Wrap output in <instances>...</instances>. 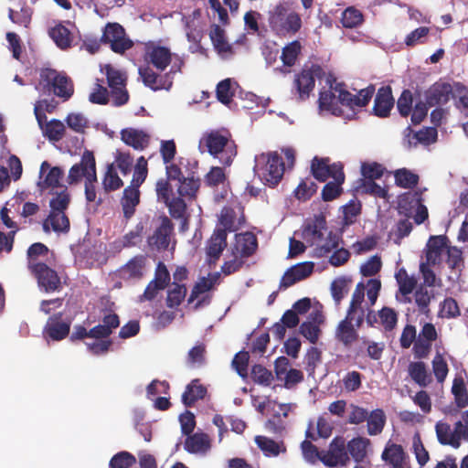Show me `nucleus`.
<instances>
[{
	"label": "nucleus",
	"mask_w": 468,
	"mask_h": 468,
	"mask_svg": "<svg viewBox=\"0 0 468 468\" xmlns=\"http://www.w3.org/2000/svg\"><path fill=\"white\" fill-rule=\"evenodd\" d=\"M253 170L264 185L274 187L282 179L285 165L282 156L276 152L262 153L256 155Z\"/></svg>",
	"instance_id": "2"
},
{
	"label": "nucleus",
	"mask_w": 468,
	"mask_h": 468,
	"mask_svg": "<svg viewBox=\"0 0 468 468\" xmlns=\"http://www.w3.org/2000/svg\"><path fill=\"white\" fill-rule=\"evenodd\" d=\"M207 346L203 342H197L187 353L186 361L188 367H197L206 363Z\"/></svg>",
	"instance_id": "39"
},
{
	"label": "nucleus",
	"mask_w": 468,
	"mask_h": 468,
	"mask_svg": "<svg viewBox=\"0 0 468 468\" xmlns=\"http://www.w3.org/2000/svg\"><path fill=\"white\" fill-rule=\"evenodd\" d=\"M438 441L442 445H451L456 448L457 440H453L451 426L448 423L438 422L435 426Z\"/></svg>",
	"instance_id": "55"
},
{
	"label": "nucleus",
	"mask_w": 468,
	"mask_h": 468,
	"mask_svg": "<svg viewBox=\"0 0 468 468\" xmlns=\"http://www.w3.org/2000/svg\"><path fill=\"white\" fill-rule=\"evenodd\" d=\"M257 249L258 239L255 234L250 231L236 234L232 249L233 255H239L241 259L249 258L256 252Z\"/></svg>",
	"instance_id": "18"
},
{
	"label": "nucleus",
	"mask_w": 468,
	"mask_h": 468,
	"mask_svg": "<svg viewBox=\"0 0 468 468\" xmlns=\"http://www.w3.org/2000/svg\"><path fill=\"white\" fill-rule=\"evenodd\" d=\"M330 159L328 157H318L314 156L311 162V173L313 176L319 182H325L329 177H335L338 169L333 168L335 165H338L341 171H344V166L340 162L329 164Z\"/></svg>",
	"instance_id": "17"
},
{
	"label": "nucleus",
	"mask_w": 468,
	"mask_h": 468,
	"mask_svg": "<svg viewBox=\"0 0 468 468\" xmlns=\"http://www.w3.org/2000/svg\"><path fill=\"white\" fill-rule=\"evenodd\" d=\"M165 204L168 207L169 213L172 218L179 219L185 216L186 210V204L184 200V197L178 196L177 197L171 198Z\"/></svg>",
	"instance_id": "63"
},
{
	"label": "nucleus",
	"mask_w": 468,
	"mask_h": 468,
	"mask_svg": "<svg viewBox=\"0 0 468 468\" xmlns=\"http://www.w3.org/2000/svg\"><path fill=\"white\" fill-rule=\"evenodd\" d=\"M177 193L181 197L192 199L196 197V195L200 187V178L192 173L188 176H184L180 181L176 183Z\"/></svg>",
	"instance_id": "31"
},
{
	"label": "nucleus",
	"mask_w": 468,
	"mask_h": 468,
	"mask_svg": "<svg viewBox=\"0 0 468 468\" xmlns=\"http://www.w3.org/2000/svg\"><path fill=\"white\" fill-rule=\"evenodd\" d=\"M441 316L447 319L460 316L461 311L457 301L452 297H447L441 303Z\"/></svg>",
	"instance_id": "59"
},
{
	"label": "nucleus",
	"mask_w": 468,
	"mask_h": 468,
	"mask_svg": "<svg viewBox=\"0 0 468 468\" xmlns=\"http://www.w3.org/2000/svg\"><path fill=\"white\" fill-rule=\"evenodd\" d=\"M235 218L236 214L235 211L231 208H224L221 211L218 225L215 230H225V233L228 235V232H233L236 230L235 227Z\"/></svg>",
	"instance_id": "51"
},
{
	"label": "nucleus",
	"mask_w": 468,
	"mask_h": 468,
	"mask_svg": "<svg viewBox=\"0 0 468 468\" xmlns=\"http://www.w3.org/2000/svg\"><path fill=\"white\" fill-rule=\"evenodd\" d=\"M105 74L108 85L111 89L125 86L126 79L124 75L120 70L114 69L112 65L105 66Z\"/></svg>",
	"instance_id": "60"
},
{
	"label": "nucleus",
	"mask_w": 468,
	"mask_h": 468,
	"mask_svg": "<svg viewBox=\"0 0 468 468\" xmlns=\"http://www.w3.org/2000/svg\"><path fill=\"white\" fill-rule=\"evenodd\" d=\"M255 442L263 452V453L268 457L277 456L280 454V452H284L286 451L283 442H277L274 440L265 436H256Z\"/></svg>",
	"instance_id": "35"
},
{
	"label": "nucleus",
	"mask_w": 468,
	"mask_h": 468,
	"mask_svg": "<svg viewBox=\"0 0 468 468\" xmlns=\"http://www.w3.org/2000/svg\"><path fill=\"white\" fill-rule=\"evenodd\" d=\"M251 378L254 382L264 386L271 385L273 379L271 371L268 370L261 365H254L252 367Z\"/></svg>",
	"instance_id": "64"
},
{
	"label": "nucleus",
	"mask_w": 468,
	"mask_h": 468,
	"mask_svg": "<svg viewBox=\"0 0 468 468\" xmlns=\"http://www.w3.org/2000/svg\"><path fill=\"white\" fill-rule=\"evenodd\" d=\"M381 459L390 468H410V457L404 448L390 441L387 442Z\"/></svg>",
	"instance_id": "12"
},
{
	"label": "nucleus",
	"mask_w": 468,
	"mask_h": 468,
	"mask_svg": "<svg viewBox=\"0 0 468 468\" xmlns=\"http://www.w3.org/2000/svg\"><path fill=\"white\" fill-rule=\"evenodd\" d=\"M66 127L64 123L58 119H52L45 123V128L42 130L43 134L48 138L49 141L58 142L65 134Z\"/></svg>",
	"instance_id": "44"
},
{
	"label": "nucleus",
	"mask_w": 468,
	"mask_h": 468,
	"mask_svg": "<svg viewBox=\"0 0 468 468\" xmlns=\"http://www.w3.org/2000/svg\"><path fill=\"white\" fill-rule=\"evenodd\" d=\"M452 93V87L450 83L437 81L425 91V99L428 105L432 107L447 103Z\"/></svg>",
	"instance_id": "22"
},
{
	"label": "nucleus",
	"mask_w": 468,
	"mask_h": 468,
	"mask_svg": "<svg viewBox=\"0 0 468 468\" xmlns=\"http://www.w3.org/2000/svg\"><path fill=\"white\" fill-rule=\"evenodd\" d=\"M349 460L346 440L341 436L335 437L328 449L322 450L320 457V461L327 467L346 466Z\"/></svg>",
	"instance_id": "8"
},
{
	"label": "nucleus",
	"mask_w": 468,
	"mask_h": 468,
	"mask_svg": "<svg viewBox=\"0 0 468 468\" xmlns=\"http://www.w3.org/2000/svg\"><path fill=\"white\" fill-rule=\"evenodd\" d=\"M102 186L106 192L118 190L123 186L122 180L117 174L114 163L107 165V169L102 179Z\"/></svg>",
	"instance_id": "41"
},
{
	"label": "nucleus",
	"mask_w": 468,
	"mask_h": 468,
	"mask_svg": "<svg viewBox=\"0 0 468 468\" xmlns=\"http://www.w3.org/2000/svg\"><path fill=\"white\" fill-rule=\"evenodd\" d=\"M370 444V441L364 437H356L349 441L346 446L347 452L356 463L364 462L367 457V449Z\"/></svg>",
	"instance_id": "33"
},
{
	"label": "nucleus",
	"mask_w": 468,
	"mask_h": 468,
	"mask_svg": "<svg viewBox=\"0 0 468 468\" xmlns=\"http://www.w3.org/2000/svg\"><path fill=\"white\" fill-rule=\"evenodd\" d=\"M210 440L207 434L197 432L186 436L184 448L189 453H206L210 449Z\"/></svg>",
	"instance_id": "26"
},
{
	"label": "nucleus",
	"mask_w": 468,
	"mask_h": 468,
	"mask_svg": "<svg viewBox=\"0 0 468 468\" xmlns=\"http://www.w3.org/2000/svg\"><path fill=\"white\" fill-rule=\"evenodd\" d=\"M171 59L170 49L165 47L152 45L146 48L144 60L160 71L167 68Z\"/></svg>",
	"instance_id": "20"
},
{
	"label": "nucleus",
	"mask_w": 468,
	"mask_h": 468,
	"mask_svg": "<svg viewBox=\"0 0 468 468\" xmlns=\"http://www.w3.org/2000/svg\"><path fill=\"white\" fill-rule=\"evenodd\" d=\"M333 168L338 169L335 176L333 177L334 181L326 183L322 189V198L326 202L337 198L343 192L342 185L345 182V173L338 165H335Z\"/></svg>",
	"instance_id": "27"
},
{
	"label": "nucleus",
	"mask_w": 468,
	"mask_h": 468,
	"mask_svg": "<svg viewBox=\"0 0 468 468\" xmlns=\"http://www.w3.org/2000/svg\"><path fill=\"white\" fill-rule=\"evenodd\" d=\"M413 94L410 90H403L397 101V109L402 117H408L413 107Z\"/></svg>",
	"instance_id": "58"
},
{
	"label": "nucleus",
	"mask_w": 468,
	"mask_h": 468,
	"mask_svg": "<svg viewBox=\"0 0 468 468\" xmlns=\"http://www.w3.org/2000/svg\"><path fill=\"white\" fill-rule=\"evenodd\" d=\"M227 237L225 230L214 229L212 235L207 239L206 244V254L209 264H215L219 260L223 250L228 245Z\"/></svg>",
	"instance_id": "19"
},
{
	"label": "nucleus",
	"mask_w": 468,
	"mask_h": 468,
	"mask_svg": "<svg viewBox=\"0 0 468 468\" xmlns=\"http://www.w3.org/2000/svg\"><path fill=\"white\" fill-rule=\"evenodd\" d=\"M201 153L206 150L221 164L229 166L237 154V147L231 140V134L227 130H211L206 132L199 140Z\"/></svg>",
	"instance_id": "1"
},
{
	"label": "nucleus",
	"mask_w": 468,
	"mask_h": 468,
	"mask_svg": "<svg viewBox=\"0 0 468 468\" xmlns=\"http://www.w3.org/2000/svg\"><path fill=\"white\" fill-rule=\"evenodd\" d=\"M39 85L48 91L64 101L69 100L74 93V85L71 79L63 72L53 69H44L39 75Z\"/></svg>",
	"instance_id": "3"
},
{
	"label": "nucleus",
	"mask_w": 468,
	"mask_h": 468,
	"mask_svg": "<svg viewBox=\"0 0 468 468\" xmlns=\"http://www.w3.org/2000/svg\"><path fill=\"white\" fill-rule=\"evenodd\" d=\"M384 167L378 163H364L361 165L362 179L377 180L382 177L384 174Z\"/></svg>",
	"instance_id": "61"
},
{
	"label": "nucleus",
	"mask_w": 468,
	"mask_h": 468,
	"mask_svg": "<svg viewBox=\"0 0 468 468\" xmlns=\"http://www.w3.org/2000/svg\"><path fill=\"white\" fill-rule=\"evenodd\" d=\"M186 287L185 284H173L167 291L166 305L169 308L179 306L186 296Z\"/></svg>",
	"instance_id": "46"
},
{
	"label": "nucleus",
	"mask_w": 468,
	"mask_h": 468,
	"mask_svg": "<svg viewBox=\"0 0 468 468\" xmlns=\"http://www.w3.org/2000/svg\"><path fill=\"white\" fill-rule=\"evenodd\" d=\"M301 43L298 40L287 44L282 51L281 59L284 66L292 67L295 64L299 54L301 53Z\"/></svg>",
	"instance_id": "47"
},
{
	"label": "nucleus",
	"mask_w": 468,
	"mask_h": 468,
	"mask_svg": "<svg viewBox=\"0 0 468 468\" xmlns=\"http://www.w3.org/2000/svg\"><path fill=\"white\" fill-rule=\"evenodd\" d=\"M452 393L454 396L458 408L463 409L468 405V393L462 378H455L452 387Z\"/></svg>",
	"instance_id": "53"
},
{
	"label": "nucleus",
	"mask_w": 468,
	"mask_h": 468,
	"mask_svg": "<svg viewBox=\"0 0 468 468\" xmlns=\"http://www.w3.org/2000/svg\"><path fill=\"white\" fill-rule=\"evenodd\" d=\"M48 253V248L41 243V242H36L33 243L27 251V266L28 269L31 270V267L34 264H44V262L37 261V259L41 256H47Z\"/></svg>",
	"instance_id": "52"
},
{
	"label": "nucleus",
	"mask_w": 468,
	"mask_h": 468,
	"mask_svg": "<svg viewBox=\"0 0 468 468\" xmlns=\"http://www.w3.org/2000/svg\"><path fill=\"white\" fill-rule=\"evenodd\" d=\"M139 75L144 84L153 90H168L173 85L169 74H157L148 65L139 68Z\"/></svg>",
	"instance_id": "15"
},
{
	"label": "nucleus",
	"mask_w": 468,
	"mask_h": 468,
	"mask_svg": "<svg viewBox=\"0 0 468 468\" xmlns=\"http://www.w3.org/2000/svg\"><path fill=\"white\" fill-rule=\"evenodd\" d=\"M70 202V195L65 187L61 192L57 193L56 197L50 199L49 206L51 208L50 212H62L68 208Z\"/></svg>",
	"instance_id": "57"
},
{
	"label": "nucleus",
	"mask_w": 468,
	"mask_h": 468,
	"mask_svg": "<svg viewBox=\"0 0 468 468\" xmlns=\"http://www.w3.org/2000/svg\"><path fill=\"white\" fill-rule=\"evenodd\" d=\"M174 229L175 226L172 220L165 215L161 216L159 225L148 238L149 246L155 248L157 250H167L174 235Z\"/></svg>",
	"instance_id": "10"
},
{
	"label": "nucleus",
	"mask_w": 468,
	"mask_h": 468,
	"mask_svg": "<svg viewBox=\"0 0 468 468\" xmlns=\"http://www.w3.org/2000/svg\"><path fill=\"white\" fill-rule=\"evenodd\" d=\"M363 15L355 7H347L343 13L341 23L344 27L354 28L362 24Z\"/></svg>",
	"instance_id": "50"
},
{
	"label": "nucleus",
	"mask_w": 468,
	"mask_h": 468,
	"mask_svg": "<svg viewBox=\"0 0 468 468\" xmlns=\"http://www.w3.org/2000/svg\"><path fill=\"white\" fill-rule=\"evenodd\" d=\"M414 298L420 313L428 315L431 312L429 306L431 301V296L428 290L423 287L418 288L415 291Z\"/></svg>",
	"instance_id": "62"
},
{
	"label": "nucleus",
	"mask_w": 468,
	"mask_h": 468,
	"mask_svg": "<svg viewBox=\"0 0 468 468\" xmlns=\"http://www.w3.org/2000/svg\"><path fill=\"white\" fill-rule=\"evenodd\" d=\"M334 90L337 92V101L351 110L366 107L376 91L373 84L361 89L356 94H353L346 90L345 84L342 83L336 84Z\"/></svg>",
	"instance_id": "6"
},
{
	"label": "nucleus",
	"mask_w": 468,
	"mask_h": 468,
	"mask_svg": "<svg viewBox=\"0 0 468 468\" xmlns=\"http://www.w3.org/2000/svg\"><path fill=\"white\" fill-rule=\"evenodd\" d=\"M379 324L386 332H391L398 324V314L390 307H383L378 311Z\"/></svg>",
	"instance_id": "48"
},
{
	"label": "nucleus",
	"mask_w": 468,
	"mask_h": 468,
	"mask_svg": "<svg viewBox=\"0 0 468 468\" xmlns=\"http://www.w3.org/2000/svg\"><path fill=\"white\" fill-rule=\"evenodd\" d=\"M366 420H367V433L375 436L382 432L386 423V416L383 410L377 409L368 413Z\"/></svg>",
	"instance_id": "38"
},
{
	"label": "nucleus",
	"mask_w": 468,
	"mask_h": 468,
	"mask_svg": "<svg viewBox=\"0 0 468 468\" xmlns=\"http://www.w3.org/2000/svg\"><path fill=\"white\" fill-rule=\"evenodd\" d=\"M32 275L37 279L40 289L46 292H56L61 289V281L58 272L44 264H34L29 270Z\"/></svg>",
	"instance_id": "9"
},
{
	"label": "nucleus",
	"mask_w": 468,
	"mask_h": 468,
	"mask_svg": "<svg viewBox=\"0 0 468 468\" xmlns=\"http://www.w3.org/2000/svg\"><path fill=\"white\" fill-rule=\"evenodd\" d=\"M62 316V313L51 315L44 327V334L54 341H60L69 334L70 321H63Z\"/></svg>",
	"instance_id": "16"
},
{
	"label": "nucleus",
	"mask_w": 468,
	"mask_h": 468,
	"mask_svg": "<svg viewBox=\"0 0 468 468\" xmlns=\"http://www.w3.org/2000/svg\"><path fill=\"white\" fill-rule=\"evenodd\" d=\"M140 203V190L132 186H128L122 192L121 205L123 216L126 219H130L135 213V207Z\"/></svg>",
	"instance_id": "25"
},
{
	"label": "nucleus",
	"mask_w": 468,
	"mask_h": 468,
	"mask_svg": "<svg viewBox=\"0 0 468 468\" xmlns=\"http://www.w3.org/2000/svg\"><path fill=\"white\" fill-rule=\"evenodd\" d=\"M448 238L445 235L431 236L427 243V263L435 265L441 261L445 249L448 250Z\"/></svg>",
	"instance_id": "24"
},
{
	"label": "nucleus",
	"mask_w": 468,
	"mask_h": 468,
	"mask_svg": "<svg viewBox=\"0 0 468 468\" xmlns=\"http://www.w3.org/2000/svg\"><path fill=\"white\" fill-rule=\"evenodd\" d=\"M395 277L402 295L410 294L417 285V280L413 276L409 275L404 268L399 269Z\"/></svg>",
	"instance_id": "45"
},
{
	"label": "nucleus",
	"mask_w": 468,
	"mask_h": 468,
	"mask_svg": "<svg viewBox=\"0 0 468 468\" xmlns=\"http://www.w3.org/2000/svg\"><path fill=\"white\" fill-rule=\"evenodd\" d=\"M216 94L218 100L221 103L225 105L229 104L235 94L234 90L231 88V80L225 79L218 82V84L217 85Z\"/></svg>",
	"instance_id": "56"
},
{
	"label": "nucleus",
	"mask_w": 468,
	"mask_h": 468,
	"mask_svg": "<svg viewBox=\"0 0 468 468\" xmlns=\"http://www.w3.org/2000/svg\"><path fill=\"white\" fill-rule=\"evenodd\" d=\"M314 264L311 261L297 263L289 268L280 282V289H287L296 282L306 279L314 271Z\"/></svg>",
	"instance_id": "13"
},
{
	"label": "nucleus",
	"mask_w": 468,
	"mask_h": 468,
	"mask_svg": "<svg viewBox=\"0 0 468 468\" xmlns=\"http://www.w3.org/2000/svg\"><path fill=\"white\" fill-rule=\"evenodd\" d=\"M96 172V161L91 151L85 150L81 155L80 162L71 166L69 171L68 183L69 185L77 184L82 177L85 180Z\"/></svg>",
	"instance_id": "11"
},
{
	"label": "nucleus",
	"mask_w": 468,
	"mask_h": 468,
	"mask_svg": "<svg viewBox=\"0 0 468 468\" xmlns=\"http://www.w3.org/2000/svg\"><path fill=\"white\" fill-rule=\"evenodd\" d=\"M122 141L135 150H144L150 144V135L143 130L125 128L121 131Z\"/></svg>",
	"instance_id": "23"
},
{
	"label": "nucleus",
	"mask_w": 468,
	"mask_h": 468,
	"mask_svg": "<svg viewBox=\"0 0 468 468\" xmlns=\"http://www.w3.org/2000/svg\"><path fill=\"white\" fill-rule=\"evenodd\" d=\"M144 267V257L137 255L132 258L126 264L119 270V276L123 280L140 279L143 277V269Z\"/></svg>",
	"instance_id": "30"
},
{
	"label": "nucleus",
	"mask_w": 468,
	"mask_h": 468,
	"mask_svg": "<svg viewBox=\"0 0 468 468\" xmlns=\"http://www.w3.org/2000/svg\"><path fill=\"white\" fill-rule=\"evenodd\" d=\"M327 232L325 217L323 214L314 215V218L307 222L303 228V235L304 239L312 245L322 242L324 234Z\"/></svg>",
	"instance_id": "21"
},
{
	"label": "nucleus",
	"mask_w": 468,
	"mask_h": 468,
	"mask_svg": "<svg viewBox=\"0 0 468 468\" xmlns=\"http://www.w3.org/2000/svg\"><path fill=\"white\" fill-rule=\"evenodd\" d=\"M101 41L110 44L111 49L119 54L133 46V41L126 37L124 28L118 23H108L105 26Z\"/></svg>",
	"instance_id": "7"
},
{
	"label": "nucleus",
	"mask_w": 468,
	"mask_h": 468,
	"mask_svg": "<svg viewBox=\"0 0 468 468\" xmlns=\"http://www.w3.org/2000/svg\"><path fill=\"white\" fill-rule=\"evenodd\" d=\"M355 324L347 319H343L335 330V337L345 346H350L358 339V333Z\"/></svg>",
	"instance_id": "29"
},
{
	"label": "nucleus",
	"mask_w": 468,
	"mask_h": 468,
	"mask_svg": "<svg viewBox=\"0 0 468 468\" xmlns=\"http://www.w3.org/2000/svg\"><path fill=\"white\" fill-rule=\"evenodd\" d=\"M394 178L396 185L401 188H414L420 180L417 174L407 168L397 169L394 172Z\"/></svg>",
	"instance_id": "40"
},
{
	"label": "nucleus",
	"mask_w": 468,
	"mask_h": 468,
	"mask_svg": "<svg viewBox=\"0 0 468 468\" xmlns=\"http://www.w3.org/2000/svg\"><path fill=\"white\" fill-rule=\"evenodd\" d=\"M314 245L316 246L314 249L315 256L318 258H324L326 257L333 250L337 249L339 245V237L337 234L328 231L327 237L325 239L324 237L322 242H316Z\"/></svg>",
	"instance_id": "37"
},
{
	"label": "nucleus",
	"mask_w": 468,
	"mask_h": 468,
	"mask_svg": "<svg viewBox=\"0 0 468 468\" xmlns=\"http://www.w3.org/2000/svg\"><path fill=\"white\" fill-rule=\"evenodd\" d=\"M357 193L367 194L377 197L385 198L388 191L375 182V180L359 179L356 187Z\"/></svg>",
	"instance_id": "42"
},
{
	"label": "nucleus",
	"mask_w": 468,
	"mask_h": 468,
	"mask_svg": "<svg viewBox=\"0 0 468 468\" xmlns=\"http://www.w3.org/2000/svg\"><path fill=\"white\" fill-rule=\"evenodd\" d=\"M438 137V132L435 127H425L412 134V137L409 139V144H413L415 146L418 144L424 145H430L436 142Z\"/></svg>",
	"instance_id": "43"
},
{
	"label": "nucleus",
	"mask_w": 468,
	"mask_h": 468,
	"mask_svg": "<svg viewBox=\"0 0 468 468\" xmlns=\"http://www.w3.org/2000/svg\"><path fill=\"white\" fill-rule=\"evenodd\" d=\"M269 24L277 35L287 36L294 35L300 30L302 20L297 13L289 11L282 5H278L270 14Z\"/></svg>",
	"instance_id": "4"
},
{
	"label": "nucleus",
	"mask_w": 468,
	"mask_h": 468,
	"mask_svg": "<svg viewBox=\"0 0 468 468\" xmlns=\"http://www.w3.org/2000/svg\"><path fill=\"white\" fill-rule=\"evenodd\" d=\"M64 176L63 170L58 166L49 168L48 173L46 175L43 181L39 182V186L42 189L59 187L60 181Z\"/></svg>",
	"instance_id": "49"
},
{
	"label": "nucleus",
	"mask_w": 468,
	"mask_h": 468,
	"mask_svg": "<svg viewBox=\"0 0 468 468\" xmlns=\"http://www.w3.org/2000/svg\"><path fill=\"white\" fill-rule=\"evenodd\" d=\"M48 222L55 232L67 233L69 230V219L65 213L50 212L48 218L43 223L45 232H49Z\"/></svg>",
	"instance_id": "34"
},
{
	"label": "nucleus",
	"mask_w": 468,
	"mask_h": 468,
	"mask_svg": "<svg viewBox=\"0 0 468 468\" xmlns=\"http://www.w3.org/2000/svg\"><path fill=\"white\" fill-rule=\"evenodd\" d=\"M409 374L412 380L420 387H426L431 382V377L428 374L424 362H410L409 365Z\"/></svg>",
	"instance_id": "36"
},
{
	"label": "nucleus",
	"mask_w": 468,
	"mask_h": 468,
	"mask_svg": "<svg viewBox=\"0 0 468 468\" xmlns=\"http://www.w3.org/2000/svg\"><path fill=\"white\" fill-rule=\"evenodd\" d=\"M395 100L389 85L380 87L375 96L372 113L379 118H387L394 107Z\"/></svg>",
	"instance_id": "14"
},
{
	"label": "nucleus",
	"mask_w": 468,
	"mask_h": 468,
	"mask_svg": "<svg viewBox=\"0 0 468 468\" xmlns=\"http://www.w3.org/2000/svg\"><path fill=\"white\" fill-rule=\"evenodd\" d=\"M48 35L60 49L67 50L71 47L73 36L70 30L64 25L59 23L51 27Z\"/></svg>",
	"instance_id": "32"
},
{
	"label": "nucleus",
	"mask_w": 468,
	"mask_h": 468,
	"mask_svg": "<svg viewBox=\"0 0 468 468\" xmlns=\"http://www.w3.org/2000/svg\"><path fill=\"white\" fill-rule=\"evenodd\" d=\"M136 463L134 455L128 452H120L114 454L110 461V468H130Z\"/></svg>",
	"instance_id": "54"
},
{
	"label": "nucleus",
	"mask_w": 468,
	"mask_h": 468,
	"mask_svg": "<svg viewBox=\"0 0 468 468\" xmlns=\"http://www.w3.org/2000/svg\"><path fill=\"white\" fill-rule=\"evenodd\" d=\"M206 394V387L200 384L199 379H193L182 394V403L186 407H193L197 400L203 399Z\"/></svg>",
	"instance_id": "28"
},
{
	"label": "nucleus",
	"mask_w": 468,
	"mask_h": 468,
	"mask_svg": "<svg viewBox=\"0 0 468 468\" xmlns=\"http://www.w3.org/2000/svg\"><path fill=\"white\" fill-rule=\"evenodd\" d=\"M324 70L318 64H312L310 67L303 68L293 80V90L298 95L299 100H307L314 89L315 79L321 80L324 77Z\"/></svg>",
	"instance_id": "5"
}]
</instances>
